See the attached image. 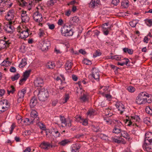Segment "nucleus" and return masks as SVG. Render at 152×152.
Listing matches in <instances>:
<instances>
[{
    "instance_id": "f257e3e1",
    "label": "nucleus",
    "mask_w": 152,
    "mask_h": 152,
    "mask_svg": "<svg viewBox=\"0 0 152 152\" xmlns=\"http://www.w3.org/2000/svg\"><path fill=\"white\" fill-rule=\"evenodd\" d=\"M152 101V96L145 92L140 93L136 97V103L139 105L151 103Z\"/></svg>"
},
{
    "instance_id": "f03ea898",
    "label": "nucleus",
    "mask_w": 152,
    "mask_h": 152,
    "mask_svg": "<svg viewBox=\"0 0 152 152\" xmlns=\"http://www.w3.org/2000/svg\"><path fill=\"white\" fill-rule=\"evenodd\" d=\"M61 32L62 35L64 36H70L72 35L73 32L69 25L64 24L61 27Z\"/></svg>"
},
{
    "instance_id": "7ed1b4c3",
    "label": "nucleus",
    "mask_w": 152,
    "mask_h": 152,
    "mask_svg": "<svg viewBox=\"0 0 152 152\" xmlns=\"http://www.w3.org/2000/svg\"><path fill=\"white\" fill-rule=\"evenodd\" d=\"M59 118L61 127L69 128L71 126L72 121V119L69 118H65L64 116L61 115L60 116Z\"/></svg>"
},
{
    "instance_id": "20e7f679",
    "label": "nucleus",
    "mask_w": 152,
    "mask_h": 152,
    "mask_svg": "<svg viewBox=\"0 0 152 152\" xmlns=\"http://www.w3.org/2000/svg\"><path fill=\"white\" fill-rule=\"evenodd\" d=\"M140 119L139 117L137 115H135L131 117V118L130 119H126V124H127L128 126H134V124L135 126H138L137 124H135V122H139L140 121Z\"/></svg>"
},
{
    "instance_id": "39448f33",
    "label": "nucleus",
    "mask_w": 152,
    "mask_h": 152,
    "mask_svg": "<svg viewBox=\"0 0 152 152\" xmlns=\"http://www.w3.org/2000/svg\"><path fill=\"white\" fill-rule=\"evenodd\" d=\"M10 106V104L7 100L0 101V114L7 110Z\"/></svg>"
},
{
    "instance_id": "423d86ee",
    "label": "nucleus",
    "mask_w": 152,
    "mask_h": 152,
    "mask_svg": "<svg viewBox=\"0 0 152 152\" xmlns=\"http://www.w3.org/2000/svg\"><path fill=\"white\" fill-rule=\"evenodd\" d=\"M38 96L40 101H45L47 99L48 96V91L47 90L42 89L39 91Z\"/></svg>"
},
{
    "instance_id": "0eeeda50",
    "label": "nucleus",
    "mask_w": 152,
    "mask_h": 152,
    "mask_svg": "<svg viewBox=\"0 0 152 152\" xmlns=\"http://www.w3.org/2000/svg\"><path fill=\"white\" fill-rule=\"evenodd\" d=\"M12 21H9L4 24L3 29L7 33H12L13 32L14 28L12 25Z\"/></svg>"
},
{
    "instance_id": "6e6552de",
    "label": "nucleus",
    "mask_w": 152,
    "mask_h": 152,
    "mask_svg": "<svg viewBox=\"0 0 152 152\" xmlns=\"http://www.w3.org/2000/svg\"><path fill=\"white\" fill-rule=\"evenodd\" d=\"M50 46V42L47 40H45L42 41L40 45L41 50L43 51L47 50Z\"/></svg>"
},
{
    "instance_id": "1a4fd4ad",
    "label": "nucleus",
    "mask_w": 152,
    "mask_h": 152,
    "mask_svg": "<svg viewBox=\"0 0 152 152\" xmlns=\"http://www.w3.org/2000/svg\"><path fill=\"white\" fill-rule=\"evenodd\" d=\"M39 147L42 148L47 150L50 148L54 147L55 146L51 144L48 142H43L41 144Z\"/></svg>"
},
{
    "instance_id": "9d476101",
    "label": "nucleus",
    "mask_w": 152,
    "mask_h": 152,
    "mask_svg": "<svg viewBox=\"0 0 152 152\" xmlns=\"http://www.w3.org/2000/svg\"><path fill=\"white\" fill-rule=\"evenodd\" d=\"M33 17L35 21L38 23L41 22L42 20V15L38 12H36L33 14Z\"/></svg>"
},
{
    "instance_id": "9b49d317",
    "label": "nucleus",
    "mask_w": 152,
    "mask_h": 152,
    "mask_svg": "<svg viewBox=\"0 0 152 152\" xmlns=\"http://www.w3.org/2000/svg\"><path fill=\"white\" fill-rule=\"evenodd\" d=\"M34 83L36 87H42L44 84L43 79L40 77H37L34 80Z\"/></svg>"
},
{
    "instance_id": "f8f14e48",
    "label": "nucleus",
    "mask_w": 152,
    "mask_h": 152,
    "mask_svg": "<svg viewBox=\"0 0 152 152\" xmlns=\"http://www.w3.org/2000/svg\"><path fill=\"white\" fill-rule=\"evenodd\" d=\"M31 71H26L23 73V77L20 80V85L23 84L29 77Z\"/></svg>"
},
{
    "instance_id": "ddd939ff",
    "label": "nucleus",
    "mask_w": 152,
    "mask_h": 152,
    "mask_svg": "<svg viewBox=\"0 0 152 152\" xmlns=\"http://www.w3.org/2000/svg\"><path fill=\"white\" fill-rule=\"evenodd\" d=\"M92 71V72L91 75L97 81H99V75L98 70L95 68H93Z\"/></svg>"
},
{
    "instance_id": "4468645a",
    "label": "nucleus",
    "mask_w": 152,
    "mask_h": 152,
    "mask_svg": "<svg viewBox=\"0 0 152 152\" xmlns=\"http://www.w3.org/2000/svg\"><path fill=\"white\" fill-rule=\"evenodd\" d=\"M28 30V29L23 30L20 26V38L24 39L27 38L29 35Z\"/></svg>"
},
{
    "instance_id": "2eb2a0df",
    "label": "nucleus",
    "mask_w": 152,
    "mask_h": 152,
    "mask_svg": "<svg viewBox=\"0 0 152 152\" xmlns=\"http://www.w3.org/2000/svg\"><path fill=\"white\" fill-rule=\"evenodd\" d=\"M14 11L12 10H9L7 12V14L5 15V18L6 20L10 21L12 20L14 17Z\"/></svg>"
},
{
    "instance_id": "dca6fc26",
    "label": "nucleus",
    "mask_w": 152,
    "mask_h": 152,
    "mask_svg": "<svg viewBox=\"0 0 152 152\" xmlns=\"http://www.w3.org/2000/svg\"><path fill=\"white\" fill-rule=\"evenodd\" d=\"M144 142L152 143V133L148 132L145 134V137L144 140Z\"/></svg>"
},
{
    "instance_id": "f3484780",
    "label": "nucleus",
    "mask_w": 152,
    "mask_h": 152,
    "mask_svg": "<svg viewBox=\"0 0 152 152\" xmlns=\"http://www.w3.org/2000/svg\"><path fill=\"white\" fill-rule=\"evenodd\" d=\"M115 105L118 110L120 111V113L121 114L124 111L125 107L122 103L121 102H117L115 104Z\"/></svg>"
},
{
    "instance_id": "a211bd4d",
    "label": "nucleus",
    "mask_w": 152,
    "mask_h": 152,
    "mask_svg": "<svg viewBox=\"0 0 152 152\" xmlns=\"http://www.w3.org/2000/svg\"><path fill=\"white\" fill-rule=\"evenodd\" d=\"M10 44L9 41L0 40V50L5 49L7 47H8Z\"/></svg>"
},
{
    "instance_id": "6ab92c4d",
    "label": "nucleus",
    "mask_w": 152,
    "mask_h": 152,
    "mask_svg": "<svg viewBox=\"0 0 152 152\" xmlns=\"http://www.w3.org/2000/svg\"><path fill=\"white\" fill-rule=\"evenodd\" d=\"M143 148L145 150L148 152L152 151V145L151 143L144 142Z\"/></svg>"
},
{
    "instance_id": "aec40b11",
    "label": "nucleus",
    "mask_w": 152,
    "mask_h": 152,
    "mask_svg": "<svg viewBox=\"0 0 152 152\" xmlns=\"http://www.w3.org/2000/svg\"><path fill=\"white\" fill-rule=\"evenodd\" d=\"M70 23L71 25H76L80 22L78 17L77 16L72 18L70 20Z\"/></svg>"
},
{
    "instance_id": "412c9836",
    "label": "nucleus",
    "mask_w": 152,
    "mask_h": 152,
    "mask_svg": "<svg viewBox=\"0 0 152 152\" xmlns=\"http://www.w3.org/2000/svg\"><path fill=\"white\" fill-rule=\"evenodd\" d=\"M71 148V152H78L80 146L78 144L76 143L72 145Z\"/></svg>"
},
{
    "instance_id": "4be33fe9",
    "label": "nucleus",
    "mask_w": 152,
    "mask_h": 152,
    "mask_svg": "<svg viewBox=\"0 0 152 152\" xmlns=\"http://www.w3.org/2000/svg\"><path fill=\"white\" fill-rule=\"evenodd\" d=\"M37 103V100L35 97H33L30 101V106L31 108H33Z\"/></svg>"
},
{
    "instance_id": "5701e85b",
    "label": "nucleus",
    "mask_w": 152,
    "mask_h": 152,
    "mask_svg": "<svg viewBox=\"0 0 152 152\" xmlns=\"http://www.w3.org/2000/svg\"><path fill=\"white\" fill-rule=\"evenodd\" d=\"M99 3V0H92L89 4V7L90 8H94V7L97 6Z\"/></svg>"
},
{
    "instance_id": "b1692460",
    "label": "nucleus",
    "mask_w": 152,
    "mask_h": 152,
    "mask_svg": "<svg viewBox=\"0 0 152 152\" xmlns=\"http://www.w3.org/2000/svg\"><path fill=\"white\" fill-rule=\"evenodd\" d=\"M11 61H10L8 58H7L5 60L3 61L1 64V65L3 66H8L11 65Z\"/></svg>"
},
{
    "instance_id": "393cba45",
    "label": "nucleus",
    "mask_w": 152,
    "mask_h": 152,
    "mask_svg": "<svg viewBox=\"0 0 152 152\" xmlns=\"http://www.w3.org/2000/svg\"><path fill=\"white\" fill-rule=\"evenodd\" d=\"M21 19L22 22H25L26 19H27V16L26 14V11H22L21 14Z\"/></svg>"
},
{
    "instance_id": "a878e982",
    "label": "nucleus",
    "mask_w": 152,
    "mask_h": 152,
    "mask_svg": "<svg viewBox=\"0 0 152 152\" xmlns=\"http://www.w3.org/2000/svg\"><path fill=\"white\" fill-rule=\"evenodd\" d=\"M92 129L95 132H98L100 131L101 129L98 124H93L91 126Z\"/></svg>"
},
{
    "instance_id": "bb28decb",
    "label": "nucleus",
    "mask_w": 152,
    "mask_h": 152,
    "mask_svg": "<svg viewBox=\"0 0 152 152\" xmlns=\"http://www.w3.org/2000/svg\"><path fill=\"white\" fill-rule=\"evenodd\" d=\"M78 121L80 123H82L84 126H86L88 124V120L86 119H84L81 117L79 116L78 118Z\"/></svg>"
},
{
    "instance_id": "cd10ccee",
    "label": "nucleus",
    "mask_w": 152,
    "mask_h": 152,
    "mask_svg": "<svg viewBox=\"0 0 152 152\" xmlns=\"http://www.w3.org/2000/svg\"><path fill=\"white\" fill-rule=\"evenodd\" d=\"M52 133L55 137L57 138L61 136V134L56 129H53Z\"/></svg>"
},
{
    "instance_id": "c85d7f7f",
    "label": "nucleus",
    "mask_w": 152,
    "mask_h": 152,
    "mask_svg": "<svg viewBox=\"0 0 152 152\" xmlns=\"http://www.w3.org/2000/svg\"><path fill=\"white\" fill-rule=\"evenodd\" d=\"M72 63L69 61H67L65 64V68L66 70H70L72 67Z\"/></svg>"
},
{
    "instance_id": "c756f323",
    "label": "nucleus",
    "mask_w": 152,
    "mask_h": 152,
    "mask_svg": "<svg viewBox=\"0 0 152 152\" xmlns=\"http://www.w3.org/2000/svg\"><path fill=\"white\" fill-rule=\"evenodd\" d=\"M121 130L119 126H115L113 130V132L116 134H118L121 132Z\"/></svg>"
},
{
    "instance_id": "7c9ffc66",
    "label": "nucleus",
    "mask_w": 152,
    "mask_h": 152,
    "mask_svg": "<svg viewBox=\"0 0 152 152\" xmlns=\"http://www.w3.org/2000/svg\"><path fill=\"white\" fill-rule=\"evenodd\" d=\"M46 66L48 69H53L55 66V63L53 61H49L48 63Z\"/></svg>"
},
{
    "instance_id": "2f4dec72",
    "label": "nucleus",
    "mask_w": 152,
    "mask_h": 152,
    "mask_svg": "<svg viewBox=\"0 0 152 152\" xmlns=\"http://www.w3.org/2000/svg\"><path fill=\"white\" fill-rule=\"evenodd\" d=\"M121 136L126 139L129 140L130 138L129 134L125 131L121 130Z\"/></svg>"
},
{
    "instance_id": "473e14b6",
    "label": "nucleus",
    "mask_w": 152,
    "mask_h": 152,
    "mask_svg": "<svg viewBox=\"0 0 152 152\" xmlns=\"http://www.w3.org/2000/svg\"><path fill=\"white\" fill-rule=\"evenodd\" d=\"M121 6L124 8H126L129 6L128 0H122L121 2Z\"/></svg>"
},
{
    "instance_id": "72a5a7b5",
    "label": "nucleus",
    "mask_w": 152,
    "mask_h": 152,
    "mask_svg": "<svg viewBox=\"0 0 152 152\" xmlns=\"http://www.w3.org/2000/svg\"><path fill=\"white\" fill-rule=\"evenodd\" d=\"M123 50L125 53H128L130 55H131L133 53V51L131 49H129L127 48H123Z\"/></svg>"
},
{
    "instance_id": "f704fd0d",
    "label": "nucleus",
    "mask_w": 152,
    "mask_h": 152,
    "mask_svg": "<svg viewBox=\"0 0 152 152\" xmlns=\"http://www.w3.org/2000/svg\"><path fill=\"white\" fill-rule=\"evenodd\" d=\"M123 60L125 61V63H123V62H118V65H120L121 66H123L124 65H126L127 66H129V65L128 64V63L129 61V59L128 58H124L123 59Z\"/></svg>"
},
{
    "instance_id": "c9c22d12",
    "label": "nucleus",
    "mask_w": 152,
    "mask_h": 152,
    "mask_svg": "<svg viewBox=\"0 0 152 152\" xmlns=\"http://www.w3.org/2000/svg\"><path fill=\"white\" fill-rule=\"evenodd\" d=\"M46 32L42 29L40 28L39 29L38 35L40 37H44L46 36Z\"/></svg>"
},
{
    "instance_id": "e433bc0d",
    "label": "nucleus",
    "mask_w": 152,
    "mask_h": 152,
    "mask_svg": "<svg viewBox=\"0 0 152 152\" xmlns=\"http://www.w3.org/2000/svg\"><path fill=\"white\" fill-rule=\"evenodd\" d=\"M80 99L81 101H82L83 102H85L87 101L88 100V95L84 94L83 96L80 97Z\"/></svg>"
},
{
    "instance_id": "4c0bfd02",
    "label": "nucleus",
    "mask_w": 152,
    "mask_h": 152,
    "mask_svg": "<svg viewBox=\"0 0 152 152\" xmlns=\"http://www.w3.org/2000/svg\"><path fill=\"white\" fill-rule=\"evenodd\" d=\"M70 142V141L68 140L65 139L60 142L59 144L61 145L65 146Z\"/></svg>"
},
{
    "instance_id": "58836bf2",
    "label": "nucleus",
    "mask_w": 152,
    "mask_h": 152,
    "mask_svg": "<svg viewBox=\"0 0 152 152\" xmlns=\"http://www.w3.org/2000/svg\"><path fill=\"white\" fill-rule=\"evenodd\" d=\"M26 59H22L20 64V68H23L26 65Z\"/></svg>"
},
{
    "instance_id": "ea45409f",
    "label": "nucleus",
    "mask_w": 152,
    "mask_h": 152,
    "mask_svg": "<svg viewBox=\"0 0 152 152\" xmlns=\"http://www.w3.org/2000/svg\"><path fill=\"white\" fill-rule=\"evenodd\" d=\"M138 23V21L137 20H134L130 21L129 22V24L131 27H134Z\"/></svg>"
},
{
    "instance_id": "a19ab883",
    "label": "nucleus",
    "mask_w": 152,
    "mask_h": 152,
    "mask_svg": "<svg viewBox=\"0 0 152 152\" xmlns=\"http://www.w3.org/2000/svg\"><path fill=\"white\" fill-rule=\"evenodd\" d=\"M32 118L37 116L38 115L37 112L34 110H32L30 114Z\"/></svg>"
},
{
    "instance_id": "79ce46f5",
    "label": "nucleus",
    "mask_w": 152,
    "mask_h": 152,
    "mask_svg": "<svg viewBox=\"0 0 152 152\" xmlns=\"http://www.w3.org/2000/svg\"><path fill=\"white\" fill-rule=\"evenodd\" d=\"M26 92V88H24L22 89L20 92V98H23L24 97V94Z\"/></svg>"
},
{
    "instance_id": "37998d69",
    "label": "nucleus",
    "mask_w": 152,
    "mask_h": 152,
    "mask_svg": "<svg viewBox=\"0 0 152 152\" xmlns=\"http://www.w3.org/2000/svg\"><path fill=\"white\" fill-rule=\"evenodd\" d=\"M26 124L27 125H29L30 124H32L34 122L32 118L29 119L28 118H25Z\"/></svg>"
},
{
    "instance_id": "c03bdc74",
    "label": "nucleus",
    "mask_w": 152,
    "mask_h": 152,
    "mask_svg": "<svg viewBox=\"0 0 152 152\" xmlns=\"http://www.w3.org/2000/svg\"><path fill=\"white\" fill-rule=\"evenodd\" d=\"M27 4V3L24 0H20V6L24 7Z\"/></svg>"
},
{
    "instance_id": "a18cd8bd",
    "label": "nucleus",
    "mask_w": 152,
    "mask_h": 152,
    "mask_svg": "<svg viewBox=\"0 0 152 152\" xmlns=\"http://www.w3.org/2000/svg\"><path fill=\"white\" fill-rule=\"evenodd\" d=\"M110 58L112 59H115L117 61H120L121 60V58L120 56L116 55L114 56H110Z\"/></svg>"
},
{
    "instance_id": "49530a36",
    "label": "nucleus",
    "mask_w": 152,
    "mask_h": 152,
    "mask_svg": "<svg viewBox=\"0 0 152 152\" xmlns=\"http://www.w3.org/2000/svg\"><path fill=\"white\" fill-rule=\"evenodd\" d=\"M19 74H17L16 75L12 76L11 77V78L12 81H14L18 79L19 78Z\"/></svg>"
},
{
    "instance_id": "de8ad7c7",
    "label": "nucleus",
    "mask_w": 152,
    "mask_h": 152,
    "mask_svg": "<svg viewBox=\"0 0 152 152\" xmlns=\"http://www.w3.org/2000/svg\"><path fill=\"white\" fill-rule=\"evenodd\" d=\"M145 111L147 113L152 115V109L150 107H147L145 108Z\"/></svg>"
},
{
    "instance_id": "09e8293b",
    "label": "nucleus",
    "mask_w": 152,
    "mask_h": 152,
    "mask_svg": "<svg viewBox=\"0 0 152 152\" xmlns=\"http://www.w3.org/2000/svg\"><path fill=\"white\" fill-rule=\"evenodd\" d=\"M127 90L130 92L133 93L135 91V88L132 86H129L127 88Z\"/></svg>"
},
{
    "instance_id": "8fccbe9b",
    "label": "nucleus",
    "mask_w": 152,
    "mask_h": 152,
    "mask_svg": "<svg viewBox=\"0 0 152 152\" xmlns=\"http://www.w3.org/2000/svg\"><path fill=\"white\" fill-rule=\"evenodd\" d=\"M94 110H89L87 113V115L89 116H91L94 115Z\"/></svg>"
},
{
    "instance_id": "3c124183",
    "label": "nucleus",
    "mask_w": 152,
    "mask_h": 152,
    "mask_svg": "<svg viewBox=\"0 0 152 152\" xmlns=\"http://www.w3.org/2000/svg\"><path fill=\"white\" fill-rule=\"evenodd\" d=\"M110 110L109 108L106 109L105 111V114L107 117H110L112 115L111 113L110 114V115H109V112H110Z\"/></svg>"
},
{
    "instance_id": "603ef678",
    "label": "nucleus",
    "mask_w": 152,
    "mask_h": 152,
    "mask_svg": "<svg viewBox=\"0 0 152 152\" xmlns=\"http://www.w3.org/2000/svg\"><path fill=\"white\" fill-rule=\"evenodd\" d=\"M101 53L99 50H96L95 53L93 54V57L95 58L101 55Z\"/></svg>"
},
{
    "instance_id": "864d4df0",
    "label": "nucleus",
    "mask_w": 152,
    "mask_h": 152,
    "mask_svg": "<svg viewBox=\"0 0 152 152\" xmlns=\"http://www.w3.org/2000/svg\"><path fill=\"white\" fill-rule=\"evenodd\" d=\"M83 63L86 65H89L91 64V61L87 59H84L83 61Z\"/></svg>"
},
{
    "instance_id": "5fc2aeb1",
    "label": "nucleus",
    "mask_w": 152,
    "mask_h": 152,
    "mask_svg": "<svg viewBox=\"0 0 152 152\" xmlns=\"http://www.w3.org/2000/svg\"><path fill=\"white\" fill-rule=\"evenodd\" d=\"M69 96L68 94H66L65 95V96L64 97V101L63 102L64 103L67 102V100L69 99Z\"/></svg>"
},
{
    "instance_id": "6e6d98bb",
    "label": "nucleus",
    "mask_w": 152,
    "mask_h": 152,
    "mask_svg": "<svg viewBox=\"0 0 152 152\" xmlns=\"http://www.w3.org/2000/svg\"><path fill=\"white\" fill-rule=\"evenodd\" d=\"M34 118H33V122H35L37 124H39V123H40L39 121V118L38 116L35 117Z\"/></svg>"
},
{
    "instance_id": "4d7b16f0",
    "label": "nucleus",
    "mask_w": 152,
    "mask_h": 152,
    "mask_svg": "<svg viewBox=\"0 0 152 152\" xmlns=\"http://www.w3.org/2000/svg\"><path fill=\"white\" fill-rule=\"evenodd\" d=\"M31 132L29 130H26L23 132L22 134L23 136H25V135H28L31 134Z\"/></svg>"
},
{
    "instance_id": "13d9d810",
    "label": "nucleus",
    "mask_w": 152,
    "mask_h": 152,
    "mask_svg": "<svg viewBox=\"0 0 152 152\" xmlns=\"http://www.w3.org/2000/svg\"><path fill=\"white\" fill-rule=\"evenodd\" d=\"M15 127V123L12 124L10 127V134H12V132Z\"/></svg>"
},
{
    "instance_id": "bf43d9fd",
    "label": "nucleus",
    "mask_w": 152,
    "mask_h": 152,
    "mask_svg": "<svg viewBox=\"0 0 152 152\" xmlns=\"http://www.w3.org/2000/svg\"><path fill=\"white\" fill-rule=\"evenodd\" d=\"M38 125L41 129L43 130H45V126L42 123H40Z\"/></svg>"
},
{
    "instance_id": "052dcab7",
    "label": "nucleus",
    "mask_w": 152,
    "mask_h": 152,
    "mask_svg": "<svg viewBox=\"0 0 152 152\" xmlns=\"http://www.w3.org/2000/svg\"><path fill=\"white\" fill-rule=\"evenodd\" d=\"M14 88L13 86H11V89H10L9 90H7V93L8 94H9L10 93H12V94H13L14 91Z\"/></svg>"
},
{
    "instance_id": "680f3d73",
    "label": "nucleus",
    "mask_w": 152,
    "mask_h": 152,
    "mask_svg": "<svg viewBox=\"0 0 152 152\" xmlns=\"http://www.w3.org/2000/svg\"><path fill=\"white\" fill-rule=\"evenodd\" d=\"M102 31L104 34L106 35H108L109 32L107 28H102Z\"/></svg>"
},
{
    "instance_id": "e2e57ef3",
    "label": "nucleus",
    "mask_w": 152,
    "mask_h": 152,
    "mask_svg": "<svg viewBox=\"0 0 152 152\" xmlns=\"http://www.w3.org/2000/svg\"><path fill=\"white\" fill-rule=\"evenodd\" d=\"M25 46L24 44H23L21 45L20 50L22 53H24L25 51Z\"/></svg>"
},
{
    "instance_id": "0e129e2a",
    "label": "nucleus",
    "mask_w": 152,
    "mask_h": 152,
    "mask_svg": "<svg viewBox=\"0 0 152 152\" xmlns=\"http://www.w3.org/2000/svg\"><path fill=\"white\" fill-rule=\"evenodd\" d=\"M112 140L113 141L117 143H120L121 142V141L115 138L112 137Z\"/></svg>"
},
{
    "instance_id": "69168bd1",
    "label": "nucleus",
    "mask_w": 152,
    "mask_h": 152,
    "mask_svg": "<svg viewBox=\"0 0 152 152\" xmlns=\"http://www.w3.org/2000/svg\"><path fill=\"white\" fill-rule=\"evenodd\" d=\"M56 2V0H49L48 1V4L50 6H53Z\"/></svg>"
},
{
    "instance_id": "338daca9",
    "label": "nucleus",
    "mask_w": 152,
    "mask_h": 152,
    "mask_svg": "<svg viewBox=\"0 0 152 152\" xmlns=\"http://www.w3.org/2000/svg\"><path fill=\"white\" fill-rule=\"evenodd\" d=\"M146 23L148 26H151L152 25V20H147Z\"/></svg>"
},
{
    "instance_id": "774afa93",
    "label": "nucleus",
    "mask_w": 152,
    "mask_h": 152,
    "mask_svg": "<svg viewBox=\"0 0 152 152\" xmlns=\"http://www.w3.org/2000/svg\"><path fill=\"white\" fill-rule=\"evenodd\" d=\"M119 2V0H112V3L115 5H117Z\"/></svg>"
}]
</instances>
